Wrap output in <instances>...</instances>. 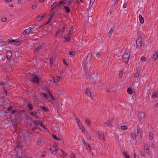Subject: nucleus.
Instances as JSON below:
<instances>
[{"label":"nucleus","mask_w":158,"mask_h":158,"mask_svg":"<svg viewBox=\"0 0 158 158\" xmlns=\"http://www.w3.org/2000/svg\"><path fill=\"white\" fill-rule=\"evenodd\" d=\"M145 116V114L143 112H141L139 113L138 115V117L139 118L142 119Z\"/></svg>","instance_id":"12"},{"label":"nucleus","mask_w":158,"mask_h":158,"mask_svg":"<svg viewBox=\"0 0 158 158\" xmlns=\"http://www.w3.org/2000/svg\"><path fill=\"white\" fill-rule=\"evenodd\" d=\"M134 158H139L138 156H136L135 155V153L134 155Z\"/></svg>","instance_id":"64"},{"label":"nucleus","mask_w":158,"mask_h":158,"mask_svg":"<svg viewBox=\"0 0 158 158\" xmlns=\"http://www.w3.org/2000/svg\"><path fill=\"white\" fill-rule=\"evenodd\" d=\"M66 4L65 2H64L63 1H61L59 2L58 4V6H60L61 5H64Z\"/></svg>","instance_id":"22"},{"label":"nucleus","mask_w":158,"mask_h":158,"mask_svg":"<svg viewBox=\"0 0 158 158\" xmlns=\"http://www.w3.org/2000/svg\"><path fill=\"white\" fill-rule=\"evenodd\" d=\"M152 97L153 98H155L158 97V92H155L152 94Z\"/></svg>","instance_id":"16"},{"label":"nucleus","mask_w":158,"mask_h":158,"mask_svg":"<svg viewBox=\"0 0 158 158\" xmlns=\"http://www.w3.org/2000/svg\"><path fill=\"white\" fill-rule=\"evenodd\" d=\"M127 93L129 94H131L132 93V91L131 88L129 87L127 89Z\"/></svg>","instance_id":"21"},{"label":"nucleus","mask_w":158,"mask_h":158,"mask_svg":"<svg viewBox=\"0 0 158 158\" xmlns=\"http://www.w3.org/2000/svg\"><path fill=\"white\" fill-rule=\"evenodd\" d=\"M43 129H44L45 130H47V127L44 125H42V127H41Z\"/></svg>","instance_id":"62"},{"label":"nucleus","mask_w":158,"mask_h":158,"mask_svg":"<svg viewBox=\"0 0 158 158\" xmlns=\"http://www.w3.org/2000/svg\"><path fill=\"white\" fill-rule=\"evenodd\" d=\"M113 121L112 119H109L106 122L104 123V124L107 126L111 127L112 126L111 123Z\"/></svg>","instance_id":"7"},{"label":"nucleus","mask_w":158,"mask_h":158,"mask_svg":"<svg viewBox=\"0 0 158 158\" xmlns=\"http://www.w3.org/2000/svg\"><path fill=\"white\" fill-rule=\"evenodd\" d=\"M57 144L56 143H54L53 145V148H55L56 149V148H57Z\"/></svg>","instance_id":"46"},{"label":"nucleus","mask_w":158,"mask_h":158,"mask_svg":"<svg viewBox=\"0 0 158 158\" xmlns=\"http://www.w3.org/2000/svg\"><path fill=\"white\" fill-rule=\"evenodd\" d=\"M78 126L80 128V129L82 130V129H84V127L83 126L82 123L80 122L78 123Z\"/></svg>","instance_id":"27"},{"label":"nucleus","mask_w":158,"mask_h":158,"mask_svg":"<svg viewBox=\"0 0 158 158\" xmlns=\"http://www.w3.org/2000/svg\"><path fill=\"white\" fill-rule=\"evenodd\" d=\"M76 120L77 124L81 122L80 121V120L77 118H76Z\"/></svg>","instance_id":"55"},{"label":"nucleus","mask_w":158,"mask_h":158,"mask_svg":"<svg viewBox=\"0 0 158 158\" xmlns=\"http://www.w3.org/2000/svg\"><path fill=\"white\" fill-rule=\"evenodd\" d=\"M60 32V29H58L57 31H56V36H57V35Z\"/></svg>","instance_id":"50"},{"label":"nucleus","mask_w":158,"mask_h":158,"mask_svg":"<svg viewBox=\"0 0 158 158\" xmlns=\"http://www.w3.org/2000/svg\"><path fill=\"white\" fill-rule=\"evenodd\" d=\"M153 134L151 133H150L149 135V138L151 139H153Z\"/></svg>","instance_id":"40"},{"label":"nucleus","mask_w":158,"mask_h":158,"mask_svg":"<svg viewBox=\"0 0 158 158\" xmlns=\"http://www.w3.org/2000/svg\"><path fill=\"white\" fill-rule=\"evenodd\" d=\"M113 32V30L111 29L108 33V36H109V37H110V36H111V35L112 34Z\"/></svg>","instance_id":"29"},{"label":"nucleus","mask_w":158,"mask_h":158,"mask_svg":"<svg viewBox=\"0 0 158 158\" xmlns=\"http://www.w3.org/2000/svg\"><path fill=\"white\" fill-rule=\"evenodd\" d=\"M52 137L56 140H60V139L59 138H57L56 136L54 134L52 135Z\"/></svg>","instance_id":"34"},{"label":"nucleus","mask_w":158,"mask_h":158,"mask_svg":"<svg viewBox=\"0 0 158 158\" xmlns=\"http://www.w3.org/2000/svg\"><path fill=\"white\" fill-rule=\"evenodd\" d=\"M91 57L92 55L91 53H90L87 56L86 58H85L83 59L82 61V63L85 68L89 66Z\"/></svg>","instance_id":"1"},{"label":"nucleus","mask_w":158,"mask_h":158,"mask_svg":"<svg viewBox=\"0 0 158 158\" xmlns=\"http://www.w3.org/2000/svg\"><path fill=\"white\" fill-rule=\"evenodd\" d=\"M123 154H124V156H125V157L126 156H127V155H127V152H123Z\"/></svg>","instance_id":"60"},{"label":"nucleus","mask_w":158,"mask_h":158,"mask_svg":"<svg viewBox=\"0 0 158 158\" xmlns=\"http://www.w3.org/2000/svg\"><path fill=\"white\" fill-rule=\"evenodd\" d=\"M9 43H14L16 42V41L15 40H9L8 41Z\"/></svg>","instance_id":"43"},{"label":"nucleus","mask_w":158,"mask_h":158,"mask_svg":"<svg viewBox=\"0 0 158 158\" xmlns=\"http://www.w3.org/2000/svg\"><path fill=\"white\" fill-rule=\"evenodd\" d=\"M41 141L42 139L41 138H40L38 139L37 143V145H39L40 144L41 142Z\"/></svg>","instance_id":"33"},{"label":"nucleus","mask_w":158,"mask_h":158,"mask_svg":"<svg viewBox=\"0 0 158 158\" xmlns=\"http://www.w3.org/2000/svg\"><path fill=\"white\" fill-rule=\"evenodd\" d=\"M130 55L129 51L128 50H126L125 51L123 56V59L126 64H127L128 63V62L129 60Z\"/></svg>","instance_id":"2"},{"label":"nucleus","mask_w":158,"mask_h":158,"mask_svg":"<svg viewBox=\"0 0 158 158\" xmlns=\"http://www.w3.org/2000/svg\"><path fill=\"white\" fill-rule=\"evenodd\" d=\"M139 19L140 22L141 23L143 24L144 23V19L141 15H139Z\"/></svg>","instance_id":"14"},{"label":"nucleus","mask_w":158,"mask_h":158,"mask_svg":"<svg viewBox=\"0 0 158 158\" xmlns=\"http://www.w3.org/2000/svg\"><path fill=\"white\" fill-rule=\"evenodd\" d=\"M74 0H68L67 2L69 6L71 5L72 3L73 2Z\"/></svg>","instance_id":"28"},{"label":"nucleus","mask_w":158,"mask_h":158,"mask_svg":"<svg viewBox=\"0 0 158 158\" xmlns=\"http://www.w3.org/2000/svg\"><path fill=\"white\" fill-rule=\"evenodd\" d=\"M44 17V15L39 16L36 18V20L38 21H40L42 19V18Z\"/></svg>","instance_id":"20"},{"label":"nucleus","mask_w":158,"mask_h":158,"mask_svg":"<svg viewBox=\"0 0 158 158\" xmlns=\"http://www.w3.org/2000/svg\"><path fill=\"white\" fill-rule=\"evenodd\" d=\"M96 56H97V57L98 58H100V54L99 53H97V54H96Z\"/></svg>","instance_id":"59"},{"label":"nucleus","mask_w":158,"mask_h":158,"mask_svg":"<svg viewBox=\"0 0 158 158\" xmlns=\"http://www.w3.org/2000/svg\"><path fill=\"white\" fill-rule=\"evenodd\" d=\"M137 135L139 136H140V137L141 138H142V131L141 130L139 129L138 128L137 129Z\"/></svg>","instance_id":"10"},{"label":"nucleus","mask_w":158,"mask_h":158,"mask_svg":"<svg viewBox=\"0 0 158 158\" xmlns=\"http://www.w3.org/2000/svg\"><path fill=\"white\" fill-rule=\"evenodd\" d=\"M42 109L45 111H48V109L45 107L42 106Z\"/></svg>","instance_id":"38"},{"label":"nucleus","mask_w":158,"mask_h":158,"mask_svg":"<svg viewBox=\"0 0 158 158\" xmlns=\"http://www.w3.org/2000/svg\"><path fill=\"white\" fill-rule=\"evenodd\" d=\"M131 135L133 139L135 140L136 139V137L135 134L134 133H131Z\"/></svg>","instance_id":"37"},{"label":"nucleus","mask_w":158,"mask_h":158,"mask_svg":"<svg viewBox=\"0 0 158 158\" xmlns=\"http://www.w3.org/2000/svg\"><path fill=\"white\" fill-rule=\"evenodd\" d=\"M31 81L33 83H37L39 81V79L35 75H34L33 77L31 80Z\"/></svg>","instance_id":"4"},{"label":"nucleus","mask_w":158,"mask_h":158,"mask_svg":"<svg viewBox=\"0 0 158 158\" xmlns=\"http://www.w3.org/2000/svg\"><path fill=\"white\" fill-rule=\"evenodd\" d=\"M85 123L87 124H88L89 126L90 125V122L89 120L87 118H86L85 119Z\"/></svg>","instance_id":"31"},{"label":"nucleus","mask_w":158,"mask_h":158,"mask_svg":"<svg viewBox=\"0 0 158 158\" xmlns=\"http://www.w3.org/2000/svg\"><path fill=\"white\" fill-rule=\"evenodd\" d=\"M144 152L147 154H148V146L147 144L144 145Z\"/></svg>","instance_id":"13"},{"label":"nucleus","mask_w":158,"mask_h":158,"mask_svg":"<svg viewBox=\"0 0 158 158\" xmlns=\"http://www.w3.org/2000/svg\"><path fill=\"white\" fill-rule=\"evenodd\" d=\"M158 57V53L155 54L153 56V60L154 61H155Z\"/></svg>","instance_id":"19"},{"label":"nucleus","mask_w":158,"mask_h":158,"mask_svg":"<svg viewBox=\"0 0 158 158\" xmlns=\"http://www.w3.org/2000/svg\"><path fill=\"white\" fill-rule=\"evenodd\" d=\"M52 20V18H51V17L48 20V22L44 23V25H46L50 21Z\"/></svg>","instance_id":"44"},{"label":"nucleus","mask_w":158,"mask_h":158,"mask_svg":"<svg viewBox=\"0 0 158 158\" xmlns=\"http://www.w3.org/2000/svg\"><path fill=\"white\" fill-rule=\"evenodd\" d=\"M40 120H34L33 121L34 123H35V124L36 125H38L40 124Z\"/></svg>","instance_id":"25"},{"label":"nucleus","mask_w":158,"mask_h":158,"mask_svg":"<svg viewBox=\"0 0 158 158\" xmlns=\"http://www.w3.org/2000/svg\"><path fill=\"white\" fill-rule=\"evenodd\" d=\"M123 75V70H121L120 71L119 74V77L121 78L122 77Z\"/></svg>","instance_id":"23"},{"label":"nucleus","mask_w":158,"mask_h":158,"mask_svg":"<svg viewBox=\"0 0 158 158\" xmlns=\"http://www.w3.org/2000/svg\"><path fill=\"white\" fill-rule=\"evenodd\" d=\"M57 6H58V2H55L51 5V10H52Z\"/></svg>","instance_id":"15"},{"label":"nucleus","mask_w":158,"mask_h":158,"mask_svg":"<svg viewBox=\"0 0 158 158\" xmlns=\"http://www.w3.org/2000/svg\"><path fill=\"white\" fill-rule=\"evenodd\" d=\"M118 0H116L114 4V6H116L118 3Z\"/></svg>","instance_id":"49"},{"label":"nucleus","mask_w":158,"mask_h":158,"mask_svg":"<svg viewBox=\"0 0 158 158\" xmlns=\"http://www.w3.org/2000/svg\"><path fill=\"white\" fill-rule=\"evenodd\" d=\"M44 46V43H41L40 45H39L35 49L34 52H37L39 51Z\"/></svg>","instance_id":"6"},{"label":"nucleus","mask_w":158,"mask_h":158,"mask_svg":"<svg viewBox=\"0 0 158 158\" xmlns=\"http://www.w3.org/2000/svg\"><path fill=\"white\" fill-rule=\"evenodd\" d=\"M71 35V34H69V33L67 34L66 36L64 37L65 40L64 41V42L69 41L70 40V36Z\"/></svg>","instance_id":"8"},{"label":"nucleus","mask_w":158,"mask_h":158,"mask_svg":"<svg viewBox=\"0 0 158 158\" xmlns=\"http://www.w3.org/2000/svg\"><path fill=\"white\" fill-rule=\"evenodd\" d=\"M28 107L30 110H31L33 109L32 104L31 103H29L28 104Z\"/></svg>","instance_id":"26"},{"label":"nucleus","mask_w":158,"mask_h":158,"mask_svg":"<svg viewBox=\"0 0 158 158\" xmlns=\"http://www.w3.org/2000/svg\"><path fill=\"white\" fill-rule=\"evenodd\" d=\"M40 124H39V125H40V126L41 127H42V125H43V123H42V121H40Z\"/></svg>","instance_id":"61"},{"label":"nucleus","mask_w":158,"mask_h":158,"mask_svg":"<svg viewBox=\"0 0 158 158\" xmlns=\"http://www.w3.org/2000/svg\"><path fill=\"white\" fill-rule=\"evenodd\" d=\"M85 94L87 95L90 98H92L91 92L89 89L88 88L86 89L85 91Z\"/></svg>","instance_id":"9"},{"label":"nucleus","mask_w":158,"mask_h":158,"mask_svg":"<svg viewBox=\"0 0 158 158\" xmlns=\"http://www.w3.org/2000/svg\"><path fill=\"white\" fill-rule=\"evenodd\" d=\"M35 114L36 112H31L30 113V114L33 116H35Z\"/></svg>","instance_id":"41"},{"label":"nucleus","mask_w":158,"mask_h":158,"mask_svg":"<svg viewBox=\"0 0 158 158\" xmlns=\"http://www.w3.org/2000/svg\"><path fill=\"white\" fill-rule=\"evenodd\" d=\"M29 33V32L26 29L24 31L23 33V35H25L28 34Z\"/></svg>","instance_id":"24"},{"label":"nucleus","mask_w":158,"mask_h":158,"mask_svg":"<svg viewBox=\"0 0 158 158\" xmlns=\"http://www.w3.org/2000/svg\"><path fill=\"white\" fill-rule=\"evenodd\" d=\"M63 63H64V64H66V65H68V64L66 62L65 59H63Z\"/></svg>","instance_id":"58"},{"label":"nucleus","mask_w":158,"mask_h":158,"mask_svg":"<svg viewBox=\"0 0 158 158\" xmlns=\"http://www.w3.org/2000/svg\"><path fill=\"white\" fill-rule=\"evenodd\" d=\"M64 8L65 9V11L68 13H69L70 12V10L69 8L66 6H64Z\"/></svg>","instance_id":"18"},{"label":"nucleus","mask_w":158,"mask_h":158,"mask_svg":"<svg viewBox=\"0 0 158 158\" xmlns=\"http://www.w3.org/2000/svg\"><path fill=\"white\" fill-rule=\"evenodd\" d=\"M98 135L99 136V138L101 140L104 139V140H105V139L104 135L103 133H98Z\"/></svg>","instance_id":"11"},{"label":"nucleus","mask_w":158,"mask_h":158,"mask_svg":"<svg viewBox=\"0 0 158 158\" xmlns=\"http://www.w3.org/2000/svg\"><path fill=\"white\" fill-rule=\"evenodd\" d=\"M69 55H70L74 56L75 55V52L73 51H70L69 52Z\"/></svg>","instance_id":"36"},{"label":"nucleus","mask_w":158,"mask_h":158,"mask_svg":"<svg viewBox=\"0 0 158 158\" xmlns=\"http://www.w3.org/2000/svg\"><path fill=\"white\" fill-rule=\"evenodd\" d=\"M86 148L88 149L89 150H91V148L90 147V146L88 144V145L86 147Z\"/></svg>","instance_id":"53"},{"label":"nucleus","mask_w":158,"mask_h":158,"mask_svg":"<svg viewBox=\"0 0 158 158\" xmlns=\"http://www.w3.org/2000/svg\"><path fill=\"white\" fill-rule=\"evenodd\" d=\"M146 60V59L145 57L144 56H142V57H141V59H140L141 61L142 62H144V61H145Z\"/></svg>","instance_id":"39"},{"label":"nucleus","mask_w":158,"mask_h":158,"mask_svg":"<svg viewBox=\"0 0 158 158\" xmlns=\"http://www.w3.org/2000/svg\"><path fill=\"white\" fill-rule=\"evenodd\" d=\"M60 77H59L57 76L56 77L55 79H54V83H56L60 80Z\"/></svg>","instance_id":"17"},{"label":"nucleus","mask_w":158,"mask_h":158,"mask_svg":"<svg viewBox=\"0 0 158 158\" xmlns=\"http://www.w3.org/2000/svg\"><path fill=\"white\" fill-rule=\"evenodd\" d=\"M139 76V74L136 73L134 75V77H137Z\"/></svg>","instance_id":"45"},{"label":"nucleus","mask_w":158,"mask_h":158,"mask_svg":"<svg viewBox=\"0 0 158 158\" xmlns=\"http://www.w3.org/2000/svg\"><path fill=\"white\" fill-rule=\"evenodd\" d=\"M73 31V28L72 27L71 28V29L69 32V34L72 35V32Z\"/></svg>","instance_id":"42"},{"label":"nucleus","mask_w":158,"mask_h":158,"mask_svg":"<svg viewBox=\"0 0 158 158\" xmlns=\"http://www.w3.org/2000/svg\"><path fill=\"white\" fill-rule=\"evenodd\" d=\"M49 95L50 96V97L51 98V99L53 101H54L55 100L54 98L53 97V96L51 94H49Z\"/></svg>","instance_id":"48"},{"label":"nucleus","mask_w":158,"mask_h":158,"mask_svg":"<svg viewBox=\"0 0 158 158\" xmlns=\"http://www.w3.org/2000/svg\"><path fill=\"white\" fill-rule=\"evenodd\" d=\"M2 21L3 22H5L7 20V19L6 18H3L2 19Z\"/></svg>","instance_id":"52"},{"label":"nucleus","mask_w":158,"mask_h":158,"mask_svg":"<svg viewBox=\"0 0 158 158\" xmlns=\"http://www.w3.org/2000/svg\"><path fill=\"white\" fill-rule=\"evenodd\" d=\"M36 7V5L35 4H34L32 6V8L33 9H35Z\"/></svg>","instance_id":"54"},{"label":"nucleus","mask_w":158,"mask_h":158,"mask_svg":"<svg viewBox=\"0 0 158 158\" xmlns=\"http://www.w3.org/2000/svg\"><path fill=\"white\" fill-rule=\"evenodd\" d=\"M53 56H51L50 58V64L52 65L53 63Z\"/></svg>","instance_id":"35"},{"label":"nucleus","mask_w":158,"mask_h":158,"mask_svg":"<svg viewBox=\"0 0 158 158\" xmlns=\"http://www.w3.org/2000/svg\"><path fill=\"white\" fill-rule=\"evenodd\" d=\"M142 44V39L139 37L136 41V48L138 49L141 48Z\"/></svg>","instance_id":"3"},{"label":"nucleus","mask_w":158,"mask_h":158,"mask_svg":"<svg viewBox=\"0 0 158 158\" xmlns=\"http://www.w3.org/2000/svg\"><path fill=\"white\" fill-rule=\"evenodd\" d=\"M32 28L31 27H29L27 29V30L29 32L31 31Z\"/></svg>","instance_id":"63"},{"label":"nucleus","mask_w":158,"mask_h":158,"mask_svg":"<svg viewBox=\"0 0 158 158\" xmlns=\"http://www.w3.org/2000/svg\"><path fill=\"white\" fill-rule=\"evenodd\" d=\"M65 28V25H64L63 26L62 28V30H61V31L62 32H63L64 31Z\"/></svg>","instance_id":"51"},{"label":"nucleus","mask_w":158,"mask_h":158,"mask_svg":"<svg viewBox=\"0 0 158 158\" xmlns=\"http://www.w3.org/2000/svg\"><path fill=\"white\" fill-rule=\"evenodd\" d=\"M20 43H19V42H15V43H14V44L16 45V46H18L20 44Z\"/></svg>","instance_id":"47"},{"label":"nucleus","mask_w":158,"mask_h":158,"mask_svg":"<svg viewBox=\"0 0 158 158\" xmlns=\"http://www.w3.org/2000/svg\"><path fill=\"white\" fill-rule=\"evenodd\" d=\"M37 127L36 126H34L32 128V131H34L37 128Z\"/></svg>","instance_id":"56"},{"label":"nucleus","mask_w":158,"mask_h":158,"mask_svg":"<svg viewBox=\"0 0 158 158\" xmlns=\"http://www.w3.org/2000/svg\"><path fill=\"white\" fill-rule=\"evenodd\" d=\"M43 95L44 97L46 99H47L48 98V95L44 93H41Z\"/></svg>","instance_id":"32"},{"label":"nucleus","mask_w":158,"mask_h":158,"mask_svg":"<svg viewBox=\"0 0 158 158\" xmlns=\"http://www.w3.org/2000/svg\"><path fill=\"white\" fill-rule=\"evenodd\" d=\"M121 128L122 129H123V130L127 129V126L124 125V126H122L121 127Z\"/></svg>","instance_id":"30"},{"label":"nucleus","mask_w":158,"mask_h":158,"mask_svg":"<svg viewBox=\"0 0 158 158\" xmlns=\"http://www.w3.org/2000/svg\"><path fill=\"white\" fill-rule=\"evenodd\" d=\"M12 54L11 51L9 50L8 51L7 50L6 56V58L7 60H9L12 57Z\"/></svg>","instance_id":"5"},{"label":"nucleus","mask_w":158,"mask_h":158,"mask_svg":"<svg viewBox=\"0 0 158 158\" xmlns=\"http://www.w3.org/2000/svg\"><path fill=\"white\" fill-rule=\"evenodd\" d=\"M70 158H75V156L73 154H71L70 155Z\"/></svg>","instance_id":"57"}]
</instances>
